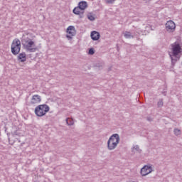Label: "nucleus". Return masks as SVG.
Here are the masks:
<instances>
[{"label":"nucleus","instance_id":"nucleus-1","mask_svg":"<svg viewBox=\"0 0 182 182\" xmlns=\"http://www.w3.org/2000/svg\"><path fill=\"white\" fill-rule=\"evenodd\" d=\"M171 52L169 53V56L171 60L172 66H174L177 63L178 60H180V58L182 55V46L178 41L174 42L171 45Z\"/></svg>","mask_w":182,"mask_h":182},{"label":"nucleus","instance_id":"nucleus-2","mask_svg":"<svg viewBox=\"0 0 182 182\" xmlns=\"http://www.w3.org/2000/svg\"><path fill=\"white\" fill-rule=\"evenodd\" d=\"M21 44L27 52H36V44L33 39L30 38L29 37H23L21 39Z\"/></svg>","mask_w":182,"mask_h":182},{"label":"nucleus","instance_id":"nucleus-3","mask_svg":"<svg viewBox=\"0 0 182 182\" xmlns=\"http://www.w3.org/2000/svg\"><path fill=\"white\" fill-rule=\"evenodd\" d=\"M119 143L120 136L119 135V134H114L111 135L107 143L108 150H114Z\"/></svg>","mask_w":182,"mask_h":182},{"label":"nucleus","instance_id":"nucleus-4","mask_svg":"<svg viewBox=\"0 0 182 182\" xmlns=\"http://www.w3.org/2000/svg\"><path fill=\"white\" fill-rule=\"evenodd\" d=\"M50 107L46 104L40 105L35 108V114L38 117H42L45 116L49 112Z\"/></svg>","mask_w":182,"mask_h":182},{"label":"nucleus","instance_id":"nucleus-5","mask_svg":"<svg viewBox=\"0 0 182 182\" xmlns=\"http://www.w3.org/2000/svg\"><path fill=\"white\" fill-rule=\"evenodd\" d=\"M21 52V41L18 38L13 40L11 43V53L18 55Z\"/></svg>","mask_w":182,"mask_h":182},{"label":"nucleus","instance_id":"nucleus-6","mask_svg":"<svg viewBox=\"0 0 182 182\" xmlns=\"http://www.w3.org/2000/svg\"><path fill=\"white\" fill-rule=\"evenodd\" d=\"M165 26L167 32H174L176 31V23L171 20L168 21Z\"/></svg>","mask_w":182,"mask_h":182},{"label":"nucleus","instance_id":"nucleus-7","mask_svg":"<svg viewBox=\"0 0 182 182\" xmlns=\"http://www.w3.org/2000/svg\"><path fill=\"white\" fill-rule=\"evenodd\" d=\"M67 33H68L69 35H67L66 38L69 41H70V39H72L73 38V36H75V35H76V30L75 29V26H68L67 28Z\"/></svg>","mask_w":182,"mask_h":182},{"label":"nucleus","instance_id":"nucleus-8","mask_svg":"<svg viewBox=\"0 0 182 182\" xmlns=\"http://www.w3.org/2000/svg\"><path fill=\"white\" fill-rule=\"evenodd\" d=\"M153 171V168L150 165H145L141 169V176H144L150 174Z\"/></svg>","mask_w":182,"mask_h":182},{"label":"nucleus","instance_id":"nucleus-9","mask_svg":"<svg viewBox=\"0 0 182 182\" xmlns=\"http://www.w3.org/2000/svg\"><path fill=\"white\" fill-rule=\"evenodd\" d=\"M42 98L39 95H34L32 96L31 104V105H38V103H41Z\"/></svg>","mask_w":182,"mask_h":182},{"label":"nucleus","instance_id":"nucleus-10","mask_svg":"<svg viewBox=\"0 0 182 182\" xmlns=\"http://www.w3.org/2000/svg\"><path fill=\"white\" fill-rule=\"evenodd\" d=\"M91 39H92V41H99V39H100V33L95 31H92L91 33Z\"/></svg>","mask_w":182,"mask_h":182},{"label":"nucleus","instance_id":"nucleus-11","mask_svg":"<svg viewBox=\"0 0 182 182\" xmlns=\"http://www.w3.org/2000/svg\"><path fill=\"white\" fill-rule=\"evenodd\" d=\"M17 59L19 62H26V53H21L20 54H18Z\"/></svg>","mask_w":182,"mask_h":182},{"label":"nucleus","instance_id":"nucleus-12","mask_svg":"<svg viewBox=\"0 0 182 182\" xmlns=\"http://www.w3.org/2000/svg\"><path fill=\"white\" fill-rule=\"evenodd\" d=\"M78 7H80V9L81 11H85V9H86V8H87V2H86V1H80L78 4Z\"/></svg>","mask_w":182,"mask_h":182},{"label":"nucleus","instance_id":"nucleus-13","mask_svg":"<svg viewBox=\"0 0 182 182\" xmlns=\"http://www.w3.org/2000/svg\"><path fill=\"white\" fill-rule=\"evenodd\" d=\"M123 34L125 39H133V38H134V36H133V33H132L129 31H125L123 33Z\"/></svg>","mask_w":182,"mask_h":182},{"label":"nucleus","instance_id":"nucleus-14","mask_svg":"<svg viewBox=\"0 0 182 182\" xmlns=\"http://www.w3.org/2000/svg\"><path fill=\"white\" fill-rule=\"evenodd\" d=\"M66 123L68 126H73V124H75V122L73 121V119H70V118L66 119Z\"/></svg>","mask_w":182,"mask_h":182},{"label":"nucleus","instance_id":"nucleus-15","mask_svg":"<svg viewBox=\"0 0 182 182\" xmlns=\"http://www.w3.org/2000/svg\"><path fill=\"white\" fill-rule=\"evenodd\" d=\"M134 150H136V153H141V149H140L139 145H136L132 148V151H134Z\"/></svg>","mask_w":182,"mask_h":182},{"label":"nucleus","instance_id":"nucleus-16","mask_svg":"<svg viewBox=\"0 0 182 182\" xmlns=\"http://www.w3.org/2000/svg\"><path fill=\"white\" fill-rule=\"evenodd\" d=\"M73 14H75V15H80V7H75L73 11Z\"/></svg>","mask_w":182,"mask_h":182},{"label":"nucleus","instance_id":"nucleus-17","mask_svg":"<svg viewBox=\"0 0 182 182\" xmlns=\"http://www.w3.org/2000/svg\"><path fill=\"white\" fill-rule=\"evenodd\" d=\"M173 133H174L175 136H180V134H181V130H180L177 128H175L173 129Z\"/></svg>","mask_w":182,"mask_h":182},{"label":"nucleus","instance_id":"nucleus-18","mask_svg":"<svg viewBox=\"0 0 182 182\" xmlns=\"http://www.w3.org/2000/svg\"><path fill=\"white\" fill-rule=\"evenodd\" d=\"M87 18L90 21H95V16H93L92 14H87Z\"/></svg>","mask_w":182,"mask_h":182},{"label":"nucleus","instance_id":"nucleus-19","mask_svg":"<svg viewBox=\"0 0 182 182\" xmlns=\"http://www.w3.org/2000/svg\"><path fill=\"white\" fill-rule=\"evenodd\" d=\"M89 55H95V50L93 48H90L88 52Z\"/></svg>","mask_w":182,"mask_h":182},{"label":"nucleus","instance_id":"nucleus-20","mask_svg":"<svg viewBox=\"0 0 182 182\" xmlns=\"http://www.w3.org/2000/svg\"><path fill=\"white\" fill-rule=\"evenodd\" d=\"M163 106V100H161L158 102V107H162Z\"/></svg>","mask_w":182,"mask_h":182},{"label":"nucleus","instance_id":"nucleus-21","mask_svg":"<svg viewBox=\"0 0 182 182\" xmlns=\"http://www.w3.org/2000/svg\"><path fill=\"white\" fill-rule=\"evenodd\" d=\"M116 0H106V2L107 4H113V2H114Z\"/></svg>","mask_w":182,"mask_h":182},{"label":"nucleus","instance_id":"nucleus-22","mask_svg":"<svg viewBox=\"0 0 182 182\" xmlns=\"http://www.w3.org/2000/svg\"><path fill=\"white\" fill-rule=\"evenodd\" d=\"M13 136H19V134H18V132H14L13 133Z\"/></svg>","mask_w":182,"mask_h":182},{"label":"nucleus","instance_id":"nucleus-23","mask_svg":"<svg viewBox=\"0 0 182 182\" xmlns=\"http://www.w3.org/2000/svg\"><path fill=\"white\" fill-rule=\"evenodd\" d=\"M164 96H166V93H164Z\"/></svg>","mask_w":182,"mask_h":182}]
</instances>
